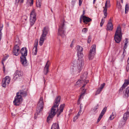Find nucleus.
<instances>
[{"label": "nucleus", "mask_w": 129, "mask_h": 129, "mask_svg": "<svg viewBox=\"0 0 129 129\" xmlns=\"http://www.w3.org/2000/svg\"><path fill=\"white\" fill-rule=\"evenodd\" d=\"M85 11L84 10H83V14H82V15H81V17H82V18L83 17V16H84V15L85 14Z\"/></svg>", "instance_id": "09e8293b"}, {"label": "nucleus", "mask_w": 129, "mask_h": 129, "mask_svg": "<svg viewBox=\"0 0 129 129\" xmlns=\"http://www.w3.org/2000/svg\"><path fill=\"white\" fill-rule=\"evenodd\" d=\"M124 81L125 82H124L123 85V86H124L126 87L129 84V81L127 79H125L124 80Z\"/></svg>", "instance_id": "c85d7f7f"}, {"label": "nucleus", "mask_w": 129, "mask_h": 129, "mask_svg": "<svg viewBox=\"0 0 129 129\" xmlns=\"http://www.w3.org/2000/svg\"><path fill=\"white\" fill-rule=\"evenodd\" d=\"M60 99V96H59L56 98L54 105L52 107L49 113V115L47 118V121L48 123H50V120L52 119L56 114L57 117H58L61 113L63 111V108L65 106V104L61 105L60 106V108L59 109L58 108Z\"/></svg>", "instance_id": "f257e3e1"}, {"label": "nucleus", "mask_w": 129, "mask_h": 129, "mask_svg": "<svg viewBox=\"0 0 129 129\" xmlns=\"http://www.w3.org/2000/svg\"><path fill=\"white\" fill-rule=\"evenodd\" d=\"M3 26V25H2V26L0 27V41H1V37L2 35V33H1V31L2 29V28Z\"/></svg>", "instance_id": "58836bf2"}, {"label": "nucleus", "mask_w": 129, "mask_h": 129, "mask_svg": "<svg viewBox=\"0 0 129 129\" xmlns=\"http://www.w3.org/2000/svg\"><path fill=\"white\" fill-rule=\"evenodd\" d=\"M22 75L23 73L21 71L17 70L14 75L13 79L16 80L18 78L22 76Z\"/></svg>", "instance_id": "f8f14e48"}, {"label": "nucleus", "mask_w": 129, "mask_h": 129, "mask_svg": "<svg viewBox=\"0 0 129 129\" xmlns=\"http://www.w3.org/2000/svg\"><path fill=\"white\" fill-rule=\"evenodd\" d=\"M31 1L30 3L31 4H33V0H31Z\"/></svg>", "instance_id": "4d7b16f0"}, {"label": "nucleus", "mask_w": 129, "mask_h": 129, "mask_svg": "<svg viewBox=\"0 0 129 129\" xmlns=\"http://www.w3.org/2000/svg\"><path fill=\"white\" fill-rule=\"evenodd\" d=\"M107 30H112L113 28V25L111 22V20L110 19L108 21V24L107 25Z\"/></svg>", "instance_id": "4468645a"}, {"label": "nucleus", "mask_w": 129, "mask_h": 129, "mask_svg": "<svg viewBox=\"0 0 129 129\" xmlns=\"http://www.w3.org/2000/svg\"><path fill=\"white\" fill-rule=\"evenodd\" d=\"M82 18V17H81V16L80 17V23H81Z\"/></svg>", "instance_id": "3c124183"}, {"label": "nucleus", "mask_w": 129, "mask_h": 129, "mask_svg": "<svg viewBox=\"0 0 129 129\" xmlns=\"http://www.w3.org/2000/svg\"><path fill=\"white\" fill-rule=\"evenodd\" d=\"M76 0H72V2L73 4H74L76 2Z\"/></svg>", "instance_id": "603ef678"}, {"label": "nucleus", "mask_w": 129, "mask_h": 129, "mask_svg": "<svg viewBox=\"0 0 129 129\" xmlns=\"http://www.w3.org/2000/svg\"><path fill=\"white\" fill-rule=\"evenodd\" d=\"M44 105L43 98L41 97L39 100L38 106L40 107L43 106Z\"/></svg>", "instance_id": "b1692460"}, {"label": "nucleus", "mask_w": 129, "mask_h": 129, "mask_svg": "<svg viewBox=\"0 0 129 129\" xmlns=\"http://www.w3.org/2000/svg\"><path fill=\"white\" fill-rule=\"evenodd\" d=\"M96 0H93V4H94L95 3V2L96 1Z\"/></svg>", "instance_id": "e2e57ef3"}, {"label": "nucleus", "mask_w": 129, "mask_h": 129, "mask_svg": "<svg viewBox=\"0 0 129 129\" xmlns=\"http://www.w3.org/2000/svg\"><path fill=\"white\" fill-rule=\"evenodd\" d=\"M122 35H118L115 34L114 39L115 42L117 43H119L120 42Z\"/></svg>", "instance_id": "2eb2a0df"}, {"label": "nucleus", "mask_w": 129, "mask_h": 129, "mask_svg": "<svg viewBox=\"0 0 129 129\" xmlns=\"http://www.w3.org/2000/svg\"><path fill=\"white\" fill-rule=\"evenodd\" d=\"M13 52V54L16 56H18L19 54L20 53V49L17 44H16L14 46Z\"/></svg>", "instance_id": "9d476101"}, {"label": "nucleus", "mask_w": 129, "mask_h": 129, "mask_svg": "<svg viewBox=\"0 0 129 129\" xmlns=\"http://www.w3.org/2000/svg\"><path fill=\"white\" fill-rule=\"evenodd\" d=\"M38 5L37 4V7H40L41 6V2H40V1H38Z\"/></svg>", "instance_id": "a19ab883"}, {"label": "nucleus", "mask_w": 129, "mask_h": 129, "mask_svg": "<svg viewBox=\"0 0 129 129\" xmlns=\"http://www.w3.org/2000/svg\"><path fill=\"white\" fill-rule=\"evenodd\" d=\"M107 1H106V2L105 4V6L103 12H104V14L105 16V17L104 18H105L107 16Z\"/></svg>", "instance_id": "aec40b11"}, {"label": "nucleus", "mask_w": 129, "mask_h": 129, "mask_svg": "<svg viewBox=\"0 0 129 129\" xmlns=\"http://www.w3.org/2000/svg\"><path fill=\"white\" fill-rule=\"evenodd\" d=\"M129 116V113L128 112H126L124 114L123 117L124 121H123V124H125L126 121Z\"/></svg>", "instance_id": "412c9836"}, {"label": "nucleus", "mask_w": 129, "mask_h": 129, "mask_svg": "<svg viewBox=\"0 0 129 129\" xmlns=\"http://www.w3.org/2000/svg\"><path fill=\"white\" fill-rule=\"evenodd\" d=\"M78 63L77 60H74L71 63L72 66L73 67L72 68L73 72H76L79 73L81 71L82 68V62L81 60H79Z\"/></svg>", "instance_id": "7ed1b4c3"}, {"label": "nucleus", "mask_w": 129, "mask_h": 129, "mask_svg": "<svg viewBox=\"0 0 129 129\" xmlns=\"http://www.w3.org/2000/svg\"><path fill=\"white\" fill-rule=\"evenodd\" d=\"M104 19L103 18H102V19L101 21V23H103L104 24Z\"/></svg>", "instance_id": "864d4df0"}, {"label": "nucleus", "mask_w": 129, "mask_h": 129, "mask_svg": "<svg viewBox=\"0 0 129 129\" xmlns=\"http://www.w3.org/2000/svg\"><path fill=\"white\" fill-rule=\"evenodd\" d=\"M103 129H106V126H103Z\"/></svg>", "instance_id": "bf43d9fd"}, {"label": "nucleus", "mask_w": 129, "mask_h": 129, "mask_svg": "<svg viewBox=\"0 0 129 129\" xmlns=\"http://www.w3.org/2000/svg\"><path fill=\"white\" fill-rule=\"evenodd\" d=\"M27 50L26 47H23L20 50V53L21 54V56H26L27 55Z\"/></svg>", "instance_id": "dca6fc26"}, {"label": "nucleus", "mask_w": 129, "mask_h": 129, "mask_svg": "<svg viewBox=\"0 0 129 129\" xmlns=\"http://www.w3.org/2000/svg\"><path fill=\"white\" fill-rule=\"evenodd\" d=\"M125 87L124 86H123V85L119 89V92H121L123 91V89Z\"/></svg>", "instance_id": "c9c22d12"}, {"label": "nucleus", "mask_w": 129, "mask_h": 129, "mask_svg": "<svg viewBox=\"0 0 129 129\" xmlns=\"http://www.w3.org/2000/svg\"><path fill=\"white\" fill-rule=\"evenodd\" d=\"M85 93V90L83 92L81 93V94L80 96L79 99L78 100V102H77V104L78 105H79L80 104V99L81 98V97L82 96H83L84 95Z\"/></svg>", "instance_id": "cd10ccee"}, {"label": "nucleus", "mask_w": 129, "mask_h": 129, "mask_svg": "<svg viewBox=\"0 0 129 129\" xmlns=\"http://www.w3.org/2000/svg\"><path fill=\"white\" fill-rule=\"evenodd\" d=\"M4 61H3L2 60V64L4 65Z\"/></svg>", "instance_id": "0e129e2a"}, {"label": "nucleus", "mask_w": 129, "mask_h": 129, "mask_svg": "<svg viewBox=\"0 0 129 129\" xmlns=\"http://www.w3.org/2000/svg\"><path fill=\"white\" fill-rule=\"evenodd\" d=\"M107 108L106 107H105L103 109V110L102 111L98 119L97 120V122H98L101 120V119L103 115L105 113L106 110H107Z\"/></svg>", "instance_id": "ddd939ff"}, {"label": "nucleus", "mask_w": 129, "mask_h": 129, "mask_svg": "<svg viewBox=\"0 0 129 129\" xmlns=\"http://www.w3.org/2000/svg\"><path fill=\"white\" fill-rule=\"evenodd\" d=\"M99 107V105L98 104L96 106H95L94 109H93V110L94 112L96 110L98 109Z\"/></svg>", "instance_id": "e433bc0d"}, {"label": "nucleus", "mask_w": 129, "mask_h": 129, "mask_svg": "<svg viewBox=\"0 0 129 129\" xmlns=\"http://www.w3.org/2000/svg\"><path fill=\"white\" fill-rule=\"evenodd\" d=\"M115 34H117L118 35H122L121 28L120 26H118L117 27Z\"/></svg>", "instance_id": "4be33fe9"}, {"label": "nucleus", "mask_w": 129, "mask_h": 129, "mask_svg": "<svg viewBox=\"0 0 129 129\" xmlns=\"http://www.w3.org/2000/svg\"><path fill=\"white\" fill-rule=\"evenodd\" d=\"M82 19L83 22L85 24H87L88 22H90L92 21V19L91 18L85 16H83Z\"/></svg>", "instance_id": "6ab92c4d"}, {"label": "nucleus", "mask_w": 129, "mask_h": 129, "mask_svg": "<svg viewBox=\"0 0 129 129\" xmlns=\"http://www.w3.org/2000/svg\"><path fill=\"white\" fill-rule=\"evenodd\" d=\"M128 112V113H129V107L127 109V112Z\"/></svg>", "instance_id": "680f3d73"}, {"label": "nucleus", "mask_w": 129, "mask_h": 129, "mask_svg": "<svg viewBox=\"0 0 129 129\" xmlns=\"http://www.w3.org/2000/svg\"><path fill=\"white\" fill-rule=\"evenodd\" d=\"M42 31V32L39 41V44L40 46L43 45L44 40L46 39V35L49 31L48 27L47 26L45 27Z\"/></svg>", "instance_id": "20e7f679"}, {"label": "nucleus", "mask_w": 129, "mask_h": 129, "mask_svg": "<svg viewBox=\"0 0 129 129\" xmlns=\"http://www.w3.org/2000/svg\"><path fill=\"white\" fill-rule=\"evenodd\" d=\"M87 31V29L86 28H85L82 29V31L84 33H86Z\"/></svg>", "instance_id": "f704fd0d"}, {"label": "nucleus", "mask_w": 129, "mask_h": 129, "mask_svg": "<svg viewBox=\"0 0 129 129\" xmlns=\"http://www.w3.org/2000/svg\"><path fill=\"white\" fill-rule=\"evenodd\" d=\"M105 85V83H104L103 84H101L100 85V88H101V89H102L104 87Z\"/></svg>", "instance_id": "ea45409f"}, {"label": "nucleus", "mask_w": 129, "mask_h": 129, "mask_svg": "<svg viewBox=\"0 0 129 129\" xmlns=\"http://www.w3.org/2000/svg\"><path fill=\"white\" fill-rule=\"evenodd\" d=\"M81 109H80V110H79V111L78 112V114H77V115H78V116H79L80 115V114L82 111Z\"/></svg>", "instance_id": "a18cd8bd"}, {"label": "nucleus", "mask_w": 129, "mask_h": 129, "mask_svg": "<svg viewBox=\"0 0 129 129\" xmlns=\"http://www.w3.org/2000/svg\"><path fill=\"white\" fill-rule=\"evenodd\" d=\"M49 64L50 62L49 61H48L46 63L44 69V73L45 75H46L48 72L49 67Z\"/></svg>", "instance_id": "f3484780"}, {"label": "nucleus", "mask_w": 129, "mask_h": 129, "mask_svg": "<svg viewBox=\"0 0 129 129\" xmlns=\"http://www.w3.org/2000/svg\"><path fill=\"white\" fill-rule=\"evenodd\" d=\"M117 7L119 10H120L121 8V6L119 2H117Z\"/></svg>", "instance_id": "473e14b6"}, {"label": "nucleus", "mask_w": 129, "mask_h": 129, "mask_svg": "<svg viewBox=\"0 0 129 129\" xmlns=\"http://www.w3.org/2000/svg\"><path fill=\"white\" fill-rule=\"evenodd\" d=\"M27 95V92L23 90H20L16 93V95L13 101L14 104L16 106H19L20 103L22 101V97H24Z\"/></svg>", "instance_id": "f03ea898"}, {"label": "nucleus", "mask_w": 129, "mask_h": 129, "mask_svg": "<svg viewBox=\"0 0 129 129\" xmlns=\"http://www.w3.org/2000/svg\"><path fill=\"white\" fill-rule=\"evenodd\" d=\"M77 54L79 58H81L83 56V54L82 52L83 50V49L82 47L78 45L77 47Z\"/></svg>", "instance_id": "1a4fd4ad"}, {"label": "nucleus", "mask_w": 129, "mask_h": 129, "mask_svg": "<svg viewBox=\"0 0 129 129\" xmlns=\"http://www.w3.org/2000/svg\"><path fill=\"white\" fill-rule=\"evenodd\" d=\"M64 22H63L59 26L58 29V34L61 36L62 38L65 37V27Z\"/></svg>", "instance_id": "39448f33"}, {"label": "nucleus", "mask_w": 129, "mask_h": 129, "mask_svg": "<svg viewBox=\"0 0 129 129\" xmlns=\"http://www.w3.org/2000/svg\"><path fill=\"white\" fill-rule=\"evenodd\" d=\"M78 116V115H77L76 116H75L74 118V121H75L78 118V116Z\"/></svg>", "instance_id": "37998d69"}, {"label": "nucleus", "mask_w": 129, "mask_h": 129, "mask_svg": "<svg viewBox=\"0 0 129 129\" xmlns=\"http://www.w3.org/2000/svg\"><path fill=\"white\" fill-rule=\"evenodd\" d=\"M85 84L84 83V84L83 86L81 88V89H82V90H83V91L81 93L83 92H84V91L85 90V91H86V89H85V90L84 89V87L86 85V83H87L88 82V81H85V80L84 82H85Z\"/></svg>", "instance_id": "7c9ffc66"}, {"label": "nucleus", "mask_w": 129, "mask_h": 129, "mask_svg": "<svg viewBox=\"0 0 129 129\" xmlns=\"http://www.w3.org/2000/svg\"><path fill=\"white\" fill-rule=\"evenodd\" d=\"M129 6L128 4H126L125 5V13L126 14L128 11Z\"/></svg>", "instance_id": "c756f323"}, {"label": "nucleus", "mask_w": 129, "mask_h": 129, "mask_svg": "<svg viewBox=\"0 0 129 129\" xmlns=\"http://www.w3.org/2000/svg\"><path fill=\"white\" fill-rule=\"evenodd\" d=\"M82 2V0H79V6H80L81 5Z\"/></svg>", "instance_id": "de8ad7c7"}, {"label": "nucleus", "mask_w": 129, "mask_h": 129, "mask_svg": "<svg viewBox=\"0 0 129 129\" xmlns=\"http://www.w3.org/2000/svg\"><path fill=\"white\" fill-rule=\"evenodd\" d=\"M109 118L110 120H112L114 118V117L113 116L111 115L109 117Z\"/></svg>", "instance_id": "49530a36"}, {"label": "nucleus", "mask_w": 129, "mask_h": 129, "mask_svg": "<svg viewBox=\"0 0 129 129\" xmlns=\"http://www.w3.org/2000/svg\"><path fill=\"white\" fill-rule=\"evenodd\" d=\"M127 43H125L124 45L123 48L124 51H125V49L127 47Z\"/></svg>", "instance_id": "79ce46f5"}, {"label": "nucleus", "mask_w": 129, "mask_h": 129, "mask_svg": "<svg viewBox=\"0 0 129 129\" xmlns=\"http://www.w3.org/2000/svg\"><path fill=\"white\" fill-rule=\"evenodd\" d=\"M86 76L85 74H84L81 77V80L79 79L76 82V84L80 86L81 84L85 80L86 78Z\"/></svg>", "instance_id": "9b49d317"}, {"label": "nucleus", "mask_w": 129, "mask_h": 129, "mask_svg": "<svg viewBox=\"0 0 129 129\" xmlns=\"http://www.w3.org/2000/svg\"><path fill=\"white\" fill-rule=\"evenodd\" d=\"M128 39H125V43L127 44L128 43Z\"/></svg>", "instance_id": "8fccbe9b"}, {"label": "nucleus", "mask_w": 129, "mask_h": 129, "mask_svg": "<svg viewBox=\"0 0 129 129\" xmlns=\"http://www.w3.org/2000/svg\"><path fill=\"white\" fill-rule=\"evenodd\" d=\"M95 48L96 45H93L91 46L88 55L89 60H92L93 58L95 53Z\"/></svg>", "instance_id": "0eeeda50"}, {"label": "nucleus", "mask_w": 129, "mask_h": 129, "mask_svg": "<svg viewBox=\"0 0 129 129\" xmlns=\"http://www.w3.org/2000/svg\"><path fill=\"white\" fill-rule=\"evenodd\" d=\"M6 59V58L5 57H4L2 59V61H4Z\"/></svg>", "instance_id": "5fc2aeb1"}, {"label": "nucleus", "mask_w": 129, "mask_h": 129, "mask_svg": "<svg viewBox=\"0 0 129 129\" xmlns=\"http://www.w3.org/2000/svg\"><path fill=\"white\" fill-rule=\"evenodd\" d=\"M123 0H121V1L122 3H123Z\"/></svg>", "instance_id": "774afa93"}, {"label": "nucleus", "mask_w": 129, "mask_h": 129, "mask_svg": "<svg viewBox=\"0 0 129 129\" xmlns=\"http://www.w3.org/2000/svg\"><path fill=\"white\" fill-rule=\"evenodd\" d=\"M38 45V41H36L35 42V46H34V48L33 50V53L34 50L35 48V52H34V54L35 55H36L37 54V46Z\"/></svg>", "instance_id": "5701e85b"}, {"label": "nucleus", "mask_w": 129, "mask_h": 129, "mask_svg": "<svg viewBox=\"0 0 129 129\" xmlns=\"http://www.w3.org/2000/svg\"><path fill=\"white\" fill-rule=\"evenodd\" d=\"M124 50V51H123V53L124 54V52H126V51H125H125H124V50Z\"/></svg>", "instance_id": "69168bd1"}, {"label": "nucleus", "mask_w": 129, "mask_h": 129, "mask_svg": "<svg viewBox=\"0 0 129 129\" xmlns=\"http://www.w3.org/2000/svg\"><path fill=\"white\" fill-rule=\"evenodd\" d=\"M91 37L90 36H88V40H87V43H89L90 42L91 40Z\"/></svg>", "instance_id": "4c0bfd02"}, {"label": "nucleus", "mask_w": 129, "mask_h": 129, "mask_svg": "<svg viewBox=\"0 0 129 129\" xmlns=\"http://www.w3.org/2000/svg\"><path fill=\"white\" fill-rule=\"evenodd\" d=\"M36 14L35 10L31 12L30 17V22L31 26L33 25L36 20Z\"/></svg>", "instance_id": "423d86ee"}, {"label": "nucleus", "mask_w": 129, "mask_h": 129, "mask_svg": "<svg viewBox=\"0 0 129 129\" xmlns=\"http://www.w3.org/2000/svg\"><path fill=\"white\" fill-rule=\"evenodd\" d=\"M43 106L40 107L38 106L37 107L36 109L37 113L38 114L41 111H42L43 109Z\"/></svg>", "instance_id": "a878e982"}, {"label": "nucleus", "mask_w": 129, "mask_h": 129, "mask_svg": "<svg viewBox=\"0 0 129 129\" xmlns=\"http://www.w3.org/2000/svg\"><path fill=\"white\" fill-rule=\"evenodd\" d=\"M103 23H101L100 24V25L102 27L103 26Z\"/></svg>", "instance_id": "13d9d810"}, {"label": "nucleus", "mask_w": 129, "mask_h": 129, "mask_svg": "<svg viewBox=\"0 0 129 129\" xmlns=\"http://www.w3.org/2000/svg\"><path fill=\"white\" fill-rule=\"evenodd\" d=\"M10 80V79L8 76H6L2 79V86L4 87H5L6 85L9 84Z\"/></svg>", "instance_id": "6e6552de"}, {"label": "nucleus", "mask_w": 129, "mask_h": 129, "mask_svg": "<svg viewBox=\"0 0 129 129\" xmlns=\"http://www.w3.org/2000/svg\"><path fill=\"white\" fill-rule=\"evenodd\" d=\"M127 80H128V81H129V76H128V79H127Z\"/></svg>", "instance_id": "338daca9"}, {"label": "nucleus", "mask_w": 129, "mask_h": 129, "mask_svg": "<svg viewBox=\"0 0 129 129\" xmlns=\"http://www.w3.org/2000/svg\"><path fill=\"white\" fill-rule=\"evenodd\" d=\"M73 42L72 41V42L71 45H70V46L71 47H72L73 46Z\"/></svg>", "instance_id": "052dcab7"}, {"label": "nucleus", "mask_w": 129, "mask_h": 129, "mask_svg": "<svg viewBox=\"0 0 129 129\" xmlns=\"http://www.w3.org/2000/svg\"><path fill=\"white\" fill-rule=\"evenodd\" d=\"M16 3H17L20 4H23L24 2V0H15Z\"/></svg>", "instance_id": "2f4dec72"}, {"label": "nucleus", "mask_w": 129, "mask_h": 129, "mask_svg": "<svg viewBox=\"0 0 129 129\" xmlns=\"http://www.w3.org/2000/svg\"><path fill=\"white\" fill-rule=\"evenodd\" d=\"M26 56H21L20 57L21 61L22 64L24 66H25L26 65L27 63Z\"/></svg>", "instance_id": "a211bd4d"}, {"label": "nucleus", "mask_w": 129, "mask_h": 129, "mask_svg": "<svg viewBox=\"0 0 129 129\" xmlns=\"http://www.w3.org/2000/svg\"><path fill=\"white\" fill-rule=\"evenodd\" d=\"M125 97H128V93H129V87H128L126 90L124 91H123Z\"/></svg>", "instance_id": "bb28decb"}, {"label": "nucleus", "mask_w": 129, "mask_h": 129, "mask_svg": "<svg viewBox=\"0 0 129 129\" xmlns=\"http://www.w3.org/2000/svg\"><path fill=\"white\" fill-rule=\"evenodd\" d=\"M102 89H101L100 88H99L96 91L95 93V95H97L98 94H99L102 91Z\"/></svg>", "instance_id": "72a5a7b5"}, {"label": "nucleus", "mask_w": 129, "mask_h": 129, "mask_svg": "<svg viewBox=\"0 0 129 129\" xmlns=\"http://www.w3.org/2000/svg\"><path fill=\"white\" fill-rule=\"evenodd\" d=\"M81 105H82V104H80V109H82V106Z\"/></svg>", "instance_id": "6e6d98bb"}, {"label": "nucleus", "mask_w": 129, "mask_h": 129, "mask_svg": "<svg viewBox=\"0 0 129 129\" xmlns=\"http://www.w3.org/2000/svg\"><path fill=\"white\" fill-rule=\"evenodd\" d=\"M126 69L127 71H128L129 70V63H127V65Z\"/></svg>", "instance_id": "c03bdc74"}, {"label": "nucleus", "mask_w": 129, "mask_h": 129, "mask_svg": "<svg viewBox=\"0 0 129 129\" xmlns=\"http://www.w3.org/2000/svg\"><path fill=\"white\" fill-rule=\"evenodd\" d=\"M51 129H59L58 124L56 123L53 124Z\"/></svg>", "instance_id": "393cba45"}]
</instances>
